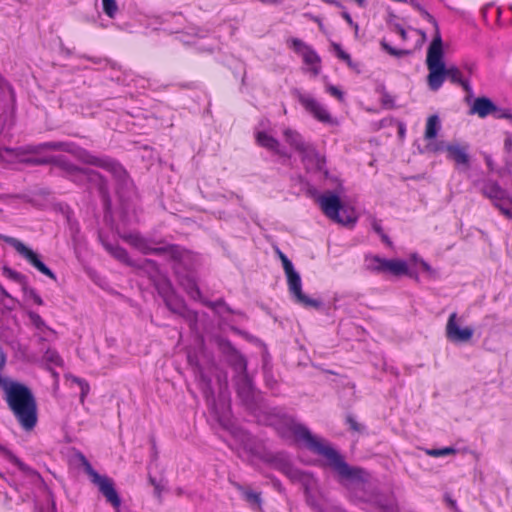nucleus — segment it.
<instances>
[{
  "label": "nucleus",
  "mask_w": 512,
  "mask_h": 512,
  "mask_svg": "<svg viewBox=\"0 0 512 512\" xmlns=\"http://www.w3.org/2000/svg\"><path fill=\"white\" fill-rule=\"evenodd\" d=\"M322 211L332 221L353 227L362 214L356 200L348 196L337 177H322Z\"/></svg>",
  "instance_id": "nucleus-1"
},
{
  "label": "nucleus",
  "mask_w": 512,
  "mask_h": 512,
  "mask_svg": "<svg viewBox=\"0 0 512 512\" xmlns=\"http://www.w3.org/2000/svg\"><path fill=\"white\" fill-rule=\"evenodd\" d=\"M37 148L68 151L74 153L84 163L103 168L118 179H122V177L125 175L123 167L112 159L107 157H97L82 149H74L68 143L55 141L45 142L40 144Z\"/></svg>",
  "instance_id": "nucleus-7"
},
{
  "label": "nucleus",
  "mask_w": 512,
  "mask_h": 512,
  "mask_svg": "<svg viewBox=\"0 0 512 512\" xmlns=\"http://www.w3.org/2000/svg\"><path fill=\"white\" fill-rule=\"evenodd\" d=\"M4 241L8 245L13 247L20 256H22L39 272L43 273L44 275L48 276L53 280H56V275L39 259L38 255L32 249L28 248L20 240L13 237L6 236L4 237Z\"/></svg>",
  "instance_id": "nucleus-12"
},
{
  "label": "nucleus",
  "mask_w": 512,
  "mask_h": 512,
  "mask_svg": "<svg viewBox=\"0 0 512 512\" xmlns=\"http://www.w3.org/2000/svg\"><path fill=\"white\" fill-rule=\"evenodd\" d=\"M144 264H145L146 266L152 267L153 269H155V270H156V266H155V263H154L153 261H151V260H145V261H144Z\"/></svg>",
  "instance_id": "nucleus-43"
},
{
  "label": "nucleus",
  "mask_w": 512,
  "mask_h": 512,
  "mask_svg": "<svg viewBox=\"0 0 512 512\" xmlns=\"http://www.w3.org/2000/svg\"><path fill=\"white\" fill-rule=\"evenodd\" d=\"M326 91L327 93H329L332 97L338 99V100H342L343 99V92L340 88L336 87V86H333V85H327L326 86Z\"/></svg>",
  "instance_id": "nucleus-37"
},
{
  "label": "nucleus",
  "mask_w": 512,
  "mask_h": 512,
  "mask_svg": "<svg viewBox=\"0 0 512 512\" xmlns=\"http://www.w3.org/2000/svg\"><path fill=\"white\" fill-rule=\"evenodd\" d=\"M314 200L316 203H320V195H314Z\"/></svg>",
  "instance_id": "nucleus-48"
},
{
  "label": "nucleus",
  "mask_w": 512,
  "mask_h": 512,
  "mask_svg": "<svg viewBox=\"0 0 512 512\" xmlns=\"http://www.w3.org/2000/svg\"><path fill=\"white\" fill-rule=\"evenodd\" d=\"M256 140L260 146L272 151L273 153L280 156H286V153L280 148L278 140L266 132L258 131L256 133Z\"/></svg>",
  "instance_id": "nucleus-19"
},
{
  "label": "nucleus",
  "mask_w": 512,
  "mask_h": 512,
  "mask_svg": "<svg viewBox=\"0 0 512 512\" xmlns=\"http://www.w3.org/2000/svg\"><path fill=\"white\" fill-rule=\"evenodd\" d=\"M484 193L505 217L512 219V198L504 190L492 183L485 187Z\"/></svg>",
  "instance_id": "nucleus-16"
},
{
  "label": "nucleus",
  "mask_w": 512,
  "mask_h": 512,
  "mask_svg": "<svg viewBox=\"0 0 512 512\" xmlns=\"http://www.w3.org/2000/svg\"><path fill=\"white\" fill-rule=\"evenodd\" d=\"M455 453V449L446 447L442 449L427 450V454L433 457L447 456Z\"/></svg>",
  "instance_id": "nucleus-35"
},
{
  "label": "nucleus",
  "mask_w": 512,
  "mask_h": 512,
  "mask_svg": "<svg viewBox=\"0 0 512 512\" xmlns=\"http://www.w3.org/2000/svg\"><path fill=\"white\" fill-rule=\"evenodd\" d=\"M51 372H52V376L57 380L58 379V373L53 371L51 368H50Z\"/></svg>",
  "instance_id": "nucleus-47"
},
{
  "label": "nucleus",
  "mask_w": 512,
  "mask_h": 512,
  "mask_svg": "<svg viewBox=\"0 0 512 512\" xmlns=\"http://www.w3.org/2000/svg\"><path fill=\"white\" fill-rule=\"evenodd\" d=\"M444 51L441 36L437 35L432 40L428 52L426 64L429 70L427 77L428 86L431 90L437 91L448 78L451 82L459 84L468 90L467 81L461 71L454 65L445 66L443 61Z\"/></svg>",
  "instance_id": "nucleus-4"
},
{
  "label": "nucleus",
  "mask_w": 512,
  "mask_h": 512,
  "mask_svg": "<svg viewBox=\"0 0 512 512\" xmlns=\"http://www.w3.org/2000/svg\"><path fill=\"white\" fill-rule=\"evenodd\" d=\"M0 388L5 393V400L21 427L32 430L37 424V405L31 390L16 381L0 378Z\"/></svg>",
  "instance_id": "nucleus-3"
},
{
  "label": "nucleus",
  "mask_w": 512,
  "mask_h": 512,
  "mask_svg": "<svg viewBox=\"0 0 512 512\" xmlns=\"http://www.w3.org/2000/svg\"><path fill=\"white\" fill-rule=\"evenodd\" d=\"M238 489L242 492L244 498L248 502H250L252 504L260 505L261 498H260V494L259 493L254 492V491L249 490V489H246V488H243L241 486H238Z\"/></svg>",
  "instance_id": "nucleus-34"
},
{
  "label": "nucleus",
  "mask_w": 512,
  "mask_h": 512,
  "mask_svg": "<svg viewBox=\"0 0 512 512\" xmlns=\"http://www.w3.org/2000/svg\"><path fill=\"white\" fill-rule=\"evenodd\" d=\"M321 117H322V122L330 121V117H329L328 113L326 111H324L323 109H322Z\"/></svg>",
  "instance_id": "nucleus-41"
},
{
  "label": "nucleus",
  "mask_w": 512,
  "mask_h": 512,
  "mask_svg": "<svg viewBox=\"0 0 512 512\" xmlns=\"http://www.w3.org/2000/svg\"><path fill=\"white\" fill-rule=\"evenodd\" d=\"M104 246L106 248V250L116 259H118L119 261L127 264V265H130V266H137V264L135 262H133L129 256H128V253L127 251L122 248V247H119L117 245H112V244H109V243H104Z\"/></svg>",
  "instance_id": "nucleus-24"
},
{
  "label": "nucleus",
  "mask_w": 512,
  "mask_h": 512,
  "mask_svg": "<svg viewBox=\"0 0 512 512\" xmlns=\"http://www.w3.org/2000/svg\"><path fill=\"white\" fill-rule=\"evenodd\" d=\"M276 253L282 263L291 299L298 305H301L302 307L317 308L319 305L318 300L309 297L302 291L301 276L298 273V271H296V269L294 268L293 263L280 249H276Z\"/></svg>",
  "instance_id": "nucleus-8"
},
{
  "label": "nucleus",
  "mask_w": 512,
  "mask_h": 512,
  "mask_svg": "<svg viewBox=\"0 0 512 512\" xmlns=\"http://www.w3.org/2000/svg\"><path fill=\"white\" fill-rule=\"evenodd\" d=\"M151 481H152V484H153V485H154V487H155V492H156V494H157L158 496H160V494H161L160 484L155 483L153 480H151Z\"/></svg>",
  "instance_id": "nucleus-42"
},
{
  "label": "nucleus",
  "mask_w": 512,
  "mask_h": 512,
  "mask_svg": "<svg viewBox=\"0 0 512 512\" xmlns=\"http://www.w3.org/2000/svg\"><path fill=\"white\" fill-rule=\"evenodd\" d=\"M102 1V9L103 12L109 17V18H115L117 11H118V5L115 0H101Z\"/></svg>",
  "instance_id": "nucleus-33"
},
{
  "label": "nucleus",
  "mask_w": 512,
  "mask_h": 512,
  "mask_svg": "<svg viewBox=\"0 0 512 512\" xmlns=\"http://www.w3.org/2000/svg\"><path fill=\"white\" fill-rule=\"evenodd\" d=\"M0 289H1V291H2V293H3V294H5L6 296H8V294L5 292V290H4V289H2L1 287H0Z\"/></svg>",
  "instance_id": "nucleus-51"
},
{
  "label": "nucleus",
  "mask_w": 512,
  "mask_h": 512,
  "mask_svg": "<svg viewBox=\"0 0 512 512\" xmlns=\"http://www.w3.org/2000/svg\"><path fill=\"white\" fill-rule=\"evenodd\" d=\"M26 298L29 301H32L36 305H42L43 300L41 296L34 290V289H28L25 292Z\"/></svg>",
  "instance_id": "nucleus-36"
},
{
  "label": "nucleus",
  "mask_w": 512,
  "mask_h": 512,
  "mask_svg": "<svg viewBox=\"0 0 512 512\" xmlns=\"http://www.w3.org/2000/svg\"><path fill=\"white\" fill-rule=\"evenodd\" d=\"M332 53L341 61L345 62L349 67L354 68L350 55L342 49V47L336 43L331 44Z\"/></svg>",
  "instance_id": "nucleus-29"
},
{
  "label": "nucleus",
  "mask_w": 512,
  "mask_h": 512,
  "mask_svg": "<svg viewBox=\"0 0 512 512\" xmlns=\"http://www.w3.org/2000/svg\"><path fill=\"white\" fill-rule=\"evenodd\" d=\"M241 439L244 446V449L249 450L250 452L254 453V449L251 444V438L246 433H241Z\"/></svg>",
  "instance_id": "nucleus-38"
},
{
  "label": "nucleus",
  "mask_w": 512,
  "mask_h": 512,
  "mask_svg": "<svg viewBox=\"0 0 512 512\" xmlns=\"http://www.w3.org/2000/svg\"><path fill=\"white\" fill-rule=\"evenodd\" d=\"M396 33L403 39H406L407 31H405L403 28L397 27Z\"/></svg>",
  "instance_id": "nucleus-40"
},
{
  "label": "nucleus",
  "mask_w": 512,
  "mask_h": 512,
  "mask_svg": "<svg viewBox=\"0 0 512 512\" xmlns=\"http://www.w3.org/2000/svg\"><path fill=\"white\" fill-rule=\"evenodd\" d=\"M447 158L452 160L460 169H468L470 166V157L468 155V146L457 143L448 144L445 147Z\"/></svg>",
  "instance_id": "nucleus-18"
},
{
  "label": "nucleus",
  "mask_w": 512,
  "mask_h": 512,
  "mask_svg": "<svg viewBox=\"0 0 512 512\" xmlns=\"http://www.w3.org/2000/svg\"><path fill=\"white\" fill-rule=\"evenodd\" d=\"M0 161L5 163H15L17 161H26V159L22 157V154L18 149L0 147Z\"/></svg>",
  "instance_id": "nucleus-26"
},
{
  "label": "nucleus",
  "mask_w": 512,
  "mask_h": 512,
  "mask_svg": "<svg viewBox=\"0 0 512 512\" xmlns=\"http://www.w3.org/2000/svg\"><path fill=\"white\" fill-rule=\"evenodd\" d=\"M381 45H382V47H383V48H384V49H385L389 54H391V55H396V56H398V55H402V54L406 53V52H405V51H403V50L398 51V50H396V49L392 48V47H391V46H389L385 41H382V42H381Z\"/></svg>",
  "instance_id": "nucleus-39"
},
{
  "label": "nucleus",
  "mask_w": 512,
  "mask_h": 512,
  "mask_svg": "<svg viewBox=\"0 0 512 512\" xmlns=\"http://www.w3.org/2000/svg\"><path fill=\"white\" fill-rule=\"evenodd\" d=\"M0 451L2 452H5L8 454L9 456V459L11 461V463H13L15 466L18 467V469L25 475L27 476L33 483H39L41 482V477L40 475L35 471L33 470L32 468H30L29 466H27L26 464H24L19 458H17L15 455H13L12 453L8 452L1 444H0Z\"/></svg>",
  "instance_id": "nucleus-20"
},
{
  "label": "nucleus",
  "mask_w": 512,
  "mask_h": 512,
  "mask_svg": "<svg viewBox=\"0 0 512 512\" xmlns=\"http://www.w3.org/2000/svg\"><path fill=\"white\" fill-rule=\"evenodd\" d=\"M122 238L132 247L137 249L143 254H164L174 262L173 269L179 276L180 284L185 288L189 296L193 299L200 297V291L196 286L194 279L190 276L180 278L181 269L189 272L192 267L193 255L191 252L179 247V246H166V247H155L153 243L148 239L142 237L136 232H131L122 235Z\"/></svg>",
  "instance_id": "nucleus-2"
},
{
  "label": "nucleus",
  "mask_w": 512,
  "mask_h": 512,
  "mask_svg": "<svg viewBox=\"0 0 512 512\" xmlns=\"http://www.w3.org/2000/svg\"><path fill=\"white\" fill-rule=\"evenodd\" d=\"M464 320L456 313H452L446 324V337L453 343H465L471 340L474 330L470 326H464Z\"/></svg>",
  "instance_id": "nucleus-15"
},
{
  "label": "nucleus",
  "mask_w": 512,
  "mask_h": 512,
  "mask_svg": "<svg viewBox=\"0 0 512 512\" xmlns=\"http://www.w3.org/2000/svg\"><path fill=\"white\" fill-rule=\"evenodd\" d=\"M420 272H425L429 275L433 273L430 265L423 259L419 258L416 254L410 255L408 260L402 259H386L385 268L383 273L393 276H409L417 278Z\"/></svg>",
  "instance_id": "nucleus-10"
},
{
  "label": "nucleus",
  "mask_w": 512,
  "mask_h": 512,
  "mask_svg": "<svg viewBox=\"0 0 512 512\" xmlns=\"http://www.w3.org/2000/svg\"><path fill=\"white\" fill-rule=\"evenodd\" d=\"M261 2H264V3H277L278 0H260Z\"/></svg>",
  "instance_id": "nucleus-46"
},
{
  "label": "nucleus",
  "mask_w": 512,
  "mask_h": 512,
  "mask_svg": "<svg viewBox=\"0 0 512 512\" xmlns=\"http://www.w3.org/2000/svg\"><path fill=\"white\" fill-rule=\"evenodd\" d=\"M322 466H330L345 485L366 481L368 475L363 470L348 466L342 456L328 443L322 442Z\"/></svg>",
  "instance_id": "nucleus-6"
},
{
  "label": "nucleus",
  "mask_w": 512,
  "mask_h": 512,
  "mask_svg": "<svg viewBox=\"0 0 512 512\" xmlns=\"http://www.w3.org/2000/svg\"><path fill=\"white\" fill-rule=\"evenodd\" d=\"M28 317L33 327L37 330V335L40 339L48 340L49 337L54 334V331L46 325L45 321L38 313L29 311Z\"/></svg>",
  "instance_id": "nucleus-21"
},
{
  "label": "nucleus",
  "mask_w": 512,
  "mask_h": 512,
  "mask_svg": "<svg viewBox=\"0 0 512 512\" xmlns=\"http://www.w3.org/2000/svg\"><path fill=\"white\" fill-rule=\"evenodd\" d=\"M283 134L287 143L300 154L307 173L317 176L320 170V158L315 148L294 130L285 129Z\"/></svg>",
  "instance_id": "nucleus-9"
},
{
  "label": "nucleus",
  "mask_w": 512,
  "mask_h": 512,
  "mask_svg": "<svg viewBox=\"0 0 512 512\" xmlns=\"http://www.w3.org/2000/svg\"><path fill=\"white\" fill-rule=\"evenodd\" d=\"M360 6L363 5L364 0H355Z\"/></svg>",
  "instance_id": "nucleus-50"
},
{
  "label": "nucleus",
  "mask_w": 512,
  "mask_h": 512,
  "mask_svg": "<svg viewBox=\"0 0 512 512\" xmlns=\"http://www.w3.org/2000/svg\"><path fill=\"white\" fill-rule=\"evenodd\" d=\"M71 173H72L74 181L87 180L91 183H94L98 187V189L101 192V194L103 195V197L106 198V184H105L102 176L98 172H96L92 169L74 168ZM105 206H106V209L109 210V203H108L107 199H105Z\"/></svg>",
  "instance_id": "nucleus-17"
},
{
  "label": "nucleus",
  "mask_w": 512,
  "mask_h": 512,
  "mask_svg": "<svg viewBox=\"0 0 512 512\" xmlns=\"http://www.w3.org/2000/svg\"><path fill=\"white\" fill-rule=\"evenodd\" d=\"M299 102L315 119L320 120V107L318 102L308 93L299 94Z\"/></svg>",
  "instance_id": "nucleus-23"
},
{
  "label": "nucleus",
  "mask_w": 512,
  "mask_h": 512,
  "mask_svg": "<svg viewBox=\"0 0 512 512\" xmlns=\"http://www.w3.org/2000/svg\"><path fill=\"white\" fill-rule=\"evenodd\" d=\"M282 436L291 440L300 447H304L316 454H320V442H318L303 425L295 421H289L282 432Z\"/></svg>",
  "instance_id": "nucleus-11"
},
{
  "label": "nucleus",
  "mask_w": 512,
  "mask_h": 512,
  "mask_svg": "<svg viewBox=\"0 0 512 512\" xmlns=\"http://www.w3.org/2000/svg\"><path fill=\"white\" fill-rule=\"evenodd\" d=\"M440 127L439 117L437 115L430 116L426 122L425 138L427 140L434 139L437 136Z\"/></svg>",
  "instance_id": "nucleus-28"
},
{
  "label": "nucleus",
  "mask_w": 512,
  "mask_h": 512,
  "mask_svg": "<svg viewBox=\"0 0 512 512\" xmlns=\"http://www.w3.org/2000/svg\"><path fill=\"white\" fill-rule=\"evenodd\" d=\"M86 473L91 481L98 487L99 491L105 496L106 500L116 509L120 507L121 500L114 488V482L111 478L98 474L90 464L85 467Z\"/></svg>",
  "instance_id": "nucleus-13"
},
{
  "label": "nucleus",
  "mask_w": 512,
  "mask_h": 512,
  "mask_svg": "<svg viewBox=\"0 0 512 512\" xmlns=\"http://www.w3.org/2000/svg\"><path fill=\"white\" fill-rule=\"evenodd\" d=\"M0 357H1V365H3L5 362V356L1 350H0Z\"/></svg>",
  "instance_id": "nucleus-45"
},
{
  "label": "nucleus",
  "mask_w": 512,
  "mask_h": 512,
  "mask_svg": "<svg viewBox=\"0 0 512 512\" xmlns=\"http://www.w3.org/2000/svg\"><path fill=\"white\" fill-rule=\"evenodd\" d=\"M207 403L210 407V409L218 415L219 421L223 423L224 425L226 421L229 419L230 414V405L228 400L221 394V409L220 411L217 408L215 399L209 395H206Z\"/></svg>",
  "instance_id": "nucleus-22"
},
{
  "label": "nucleus",
  "mask_w": 512,
  "mask_h": 512,
  "mask_svg": "<svg viewBox=\"0 0 512 512\" xmlns=\"http://www.w3.org/2000/svg\"><path fill=\"white\" fill-rule=\"evenodd\" d=\"M69 379L77 384L80 388V402L83 404L84 401H85V398L86 396L89 394L90 392V386L88 384V382L84 379H81L79 377H76V376H70Z\"/></svg>",
  "instance_id": "nucleus-30"
},
{
  "label": "nucleus",
  "mask_w": 512,
  "mask_h": 512,
  "mask_svg": "<svg viewBox=\"0 0 512 512\" xmlns=\"http://www.w3.org/2000/svg\"><path fill=\"white\" fill-rule=\"evenodd\" d=\"M428 147H429V149H431L433 151H438L441 149L440 144H435V145L430 144Z\"/></svg>",
  "instance_id": "nucleus-44"
},
{
  "label": "nucleus",
  "mask_w": 512,
  "mask_h": 512,
  "mask_svg": "<svg viewBox=\"0 0 512 512\" xmlns=\"http://www.w3.org/2000/svg\"><path fill=\"white\" fill-rule=\"evenodd\" d=\"M386 259L378 255H367L364 260L365 268L371 272L383 273Z\"/></svg>",
  "instance_id": "nucleus-25"
},
{
  "label": "nucleus",
  "mask_w": 512,
  "mask_h": 512,
  "mask_svg": "<svg viewBox=\"0 0 512 512\" xmlns=\"http://www.w3.org/2000/svg\"><path fill=\"white\" fill-rule=\"evenodd\" d=\"M287 45L302 58L304 70L310 72L311 75L316 76L319 66V57L317 53L297 38L288 39Z\"/></svg>",
  "instance_id": "nucleus-14"
},
{
  "label": "nucleus",
  "mask_w": 512,
  "mask_h": 512,
  "mask_svg": "<svg viewBox=\"0 0 512 512\" xmlns=\"http://www.w3.org/2000/svg\"><path fill=\"white\" fill-rule=\"evenodd\" d=\"M165 302L170 310L175 313H182L184 310V304L182 300L174 295H168L165 297Z\"/></svg>",
  "instance_id": "nucleus-31"
},
{
  "label": "nucleus",
  "mask_w": 512,
  "mask_h": 512,
  "mask_svg": "<svg viewBox=\"0 0 512 512\" xmlns=\"http://www.w3.org/2000/svg\"><path fill=\"white\" fill-rule=\"evenodd\" d=\"M351 426H352V428H353V429H355V430H357V429H358V427H357V425H356V423H355L354 421H351Z\"/></svg>",
  "instance_id": "nucleus-49"
},
{
  "label": "nucleus",
  "mask_w": 512,
  "mask_h": 512,
  "mask_svg": "<svg viewBox=\"0 0 512 512\" xmlns=\"http://www.w3.org/2000/svg\"><path fill=\"white\" fill-rule=\"evenodd\" d=\"M495 107L492 102L486 98H478L473 105V112L480 117H485L494 111Z\"/></svg>",
  "instance_id": "nucleus-27"
},
{
  "label": "nucleus",
  "mask_w": 512,
  "mask_h": 512,
  "mask_svg": "<svg viewBox=\"0 0 512 512\" xmlns=\"http://www.w3.org/2000/svg\"><path fill=\"white\" fill-rule=\"evenodd\" d=\"M273 465L288 476L293 482H300L304 487L307 503L315 510V512H320V505L317 498V480L308 472L295 468L283 455L275 456Z\"/></svg>",
  "instance_id": "nucleus-5"
},
{
  "label": "nucleus",
  "mask_w": 512,
  "mask_h": 512,
  "mask_svg": "<svg viewBox=\"0 0 512 512\" xmlns=\"http://www.w3.org/2000/svg\"><path fill=\"white\" fill-rule=\"evenodd\" d=\"M43 358H44V361L49 365H53V366H62L63 365V360L61 359V357L59 356L57 351H55L53 349H47Z\"/></svg>",
  "instance_id": "nucleus-32"
}]
</instances>
